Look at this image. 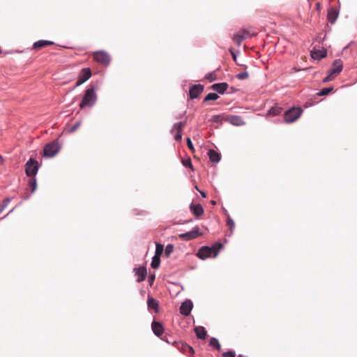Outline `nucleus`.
Listing matches in <instances>:
<instances>
[{"label": "nucleus", "mask_w": 357, "mask_h": 357, "mask_svg": "<svg viewBox=\"0 0 357 357\" xmlns=\"http://www.w3.org/2000/svg\"><path fill=\"white\" fill-rule=\"evenodd\" d=\"M222 248V244L220 243H215L211 248L204 246L198 250L197 255L202 259H205L211 257H215Z\"/></svg>", "instance_id": "nucleus-1"}, {"label": "nucleus", "mask_w": 357, "mask_h": 357, "mask_svg": "<svg viewBox=\"0 0 357 357\" xmlns=\"http://www.w3.org/2000/svg\"><path fill=\"white\" fill-rule=\"evenodd\" d=\"M96 100V94L94 88H89L85 91L83 98L79 104L81 109L92 106Z\"/></svg>", "instance_id": "nucleus-2"}, {"label": "nucleus", "mask_w": 357, "mask_h": 357, "mask_svg": "<svg viewBox=\"0 0 357 357\" xmlns=\"http://www.w3.org/2000/svg\"><path fill=\"white\" fill-rule=\"evenodd\" d=\"M302 113L301 107H291L284 112V120L287 123H291L298 119Z\"/></svg>", "instance_id": "nucleus-3"}, {"label": "nucleus", "mask_w": 357, "mask_h": 357, "mask_svg": "<svg viewBox=\"0 0 357 357\" xmlns=\"http://www.w3.org/2000/svg\"><path fill=\"white\" fill-rule=\"evenodd\" d=\"M60 150V146L58 142L54 141L47 144L43 149V156L45 157H54Z\"/></svg>", "instance_id": "nucleus-4"}, {"label": "nucleus", "mask_w": 357, "mask_h": 357, "mask_svg": "<svg viewBox=\"0 0 357 357\" xmlns=\"http://www.w3.org/2000/svg\"><path fill=\"white\" fill-rule=\"evenodd\" d=\"M38 170V162L30 158L25 165V171L28 176L33 177Z\"/></svg>", "instance_id": "nucleus-5"}, {"label": "nucleus", "mask_w": 357, "mask_h": 357, "mask_svg": "<svg viewBox=\"0 0 357 357\" xmlns=\"http://www.w3.org/2000/svg\"><path fill=\"white\" fill-rule=\"evenodd\" d=\"M93 59L103 65L108 66L110 62V56L109 55L104 51H98L93 53Z\"/></svg>", "instance_id": "nucleus-6"}, {"label": "nucleus", "mask_w": 357, "mask_h": 357, "mask_svg": "<svg viewBox=\"0 0 357 357\" xmlns=\"http://www.w3.org/2000/svg\"><path fill=\"white\" fill-rule=\"evenodd\" d=\"M202 235V234L199 231V228L198 227H195L191 231L181 234L178 236L182 240L190 241Z\"/></svg>", "instance_id": "nucleus-7"}, {"label": "nucleus", "mask_w": 357, "mask_h": 357, "mask_svg": "<svg viewBox=\"0 0 357 357\" xmlns=\"http://www.w3.org/2000/svg\"><path fill=\"white\" fill-rule=\"evenodd\" d=\"M186 125V121H181L176 123L173 126L171 132L174 135V139L176 141H181L182 139L181 132Z\"/></svg>", "instance_id": "nucleus-8"}, {"label": "nucleus", "mask_w": 357, "mask_h": 357, "mask_svg": "<svg viewBox=\"0 0 357 357\" xmlns=\"http://www.w3.org/2000/svg\"><path fill=\"white\" fill-rule=\"evenodd\" d=\"M91 76V69L89 68H83L78 75V79L76 82L75 86H78L86 81H87Z\"/></svg>", "instance_id": "nucleus-9"}, {"label": "nucleus", "mask_w": 357, "mask_h": 357, "mask_svg": "<svg viewBox=\"0 0 357 357\" xmlns=\"http://www.w3.org/2000/svg\"><path fill=\"white\" fill-rule=\"evenodd\" d=\"M250 36V32L246 29H241L237 33L234 35L232 39L238 46H240L243 40Z\"/></svg>", "instance_id": "nucleus-10"}, {"label": "nucleus", "mask_w": 357, "mask_h": 357, "mask_svg": "<svg viewBox=\"0 0 357 357\" xmlns=\"http://www.w3.org/2000/svg\"><path fill=\"white\" fill-rule=\"evenodd\" d=\"M225 121L235 126H241L245 124L243 118L236 115H229L225 119Z\"/></svg>", "instance_id": "nucleus-11"}, {"label": "nucleus", "mask_w": 357, "mask_h": 357, "mask_svg": "<svg viewBox=\"0 0 357 357\" xmlns=\"http://www.w3.org/2000/svg\"><path fill=\"white\" fill-rule=\"evenodd\" d=\"M204 86L202 84H195L190 87L189 95L190 98L194 99L199 97V96L203 92Z\"/></svg>", "instance_id": "nucleus-12"}, {"label": "nucleus", "mask_w": 357, "mask_h": 357, "mask_svg": "<svg viewBox=\"0 0 357 357\" xmlns=\"http://www.w3.org/2000/svg\"><path fill=\"white\" fill-rule=\"evenodd\" d=\"M342 67L343 63L342 60L336 59L333 61L332 67L329 72L336 77L342 70Z\"/></svg>", "instance_id": "nucleus-13"}, {"label": "nucleus", "mask_w": 357, "mask_h": 357, "mask_svg": "<svg viewBox=\"0 0 357 357\" xmlns=\"http://www.w3.org/2000/svg\"><path fill=\"white\" fill-rule=\"evenodd\" d=\"M192 308V303L190 300L184 301L180 307V313L184 316H188Z\"/></svg>", "instance_id": "nucleus-14"}, {"label": "nucleus", "mask_w": 357, "mask_h": 357, "mask_svg": "<svg viewBox=\"0 0 357 357\" xmlns=\"http://www.w3.org/2000/svg\"><path fill=\"white\" fill-rule=\"evenodd\" d=\"M151 328L153 333L158 336H161L164 333V327L160 322L153 321L151 324Z\"/></svg>", "instance_id": "nucleus-15"}, {"label": "nucleus", "mask_w": 357, "mask_h": 357, "mask_svg": "<svg viewBox=\"0 0 357 357\" xmlns=\"http://www.w3.org/2000/svg\"><path fill=\"white\" fill-rule=\"evenodd\" d=\"M135 274L137 275V281L138 282H141L144 281L146 278L147 272L146 268L144 266H140L139 268H135Z\"/></svg>", "instance_id": "nucleus-16"}, {"label": "nucleus", "mask_w": 357, "mask_h": 357, "mask_svg": "<svg viewBox=\"0 0 357 357\" xmlns=\"http://www.w3.org/2000/svg\"><path fill=\"white\" fill-rule=\"evenodd\" d=\"M190 211L196 216L200 217L204 213V208L200 204L190 205Z\"/></svg>", "instance_id": "nucleus-17"}, {"label": "nucleus", "mask_w": 357, "mask_h": 357, "mask_svg": "<svg viewBox=\"0 0 357 357\" xmlns=\"http://www.w3.org/2000/svg\"><path fill=\"white\" fill-rule=\"evenodd\" d=\"M337 16H338V11L335 8L332 7L328 9V13H327V19L329 22H331V24H333L336 21Z\"/></svg>", "instance_id": "nucleus-18"}, {"label": "nucleus", "mask_w": 357, "mask_h": 357, "mask_svg": "<svg viewBox=\"0 0 357 357\" xmlns=\"http://www.w3.org/2000/svg\"><path fill=\"white\" fill-rule=\"evenodd\" d=\"M54 44V42L50 40H40L37 42H35L33 44L32 49L33 50H40L41 48H43L45 47L52 45Z\"/></svg>", "instance_id": "nucleus-19"}, {"label": "nucleus", "mask_w": 357, "mask_h": 357, "mask_svg": "<svg viewBox=\"0 0 357 357\" xmlns=\"http://www.w3.org/2000/svg\"><path fill=\"white\" fill-rule=\"evenodd\" d=\"M211 88L219 93L223 94L227 89L228 84L226 82L214 84L212 85Z\"/></svg>", "instance_id": "nucleus-20"}, {"label": "nucleus", "mask_w": 357, "mask_h": 357, "mask_svg": "<svg viewBox=\"0 0 357 357\" xmlns=\"http://www.w3.org/2000/svg\"><path fill=\"white\" fill-rule=\"evenodd\" d=\"M195 332L197 338L201 340H204L206 337L207 332L204 327L203 326H197L195 328Z\"/></svg>", "instance_id": "nucleus-21"}, {"label": "nucleus", "mask_w": 357, "mask_h": 357, "mask_svg": "<svg viewBox=\"0 0 357 357\" xmlns=\"http://www.w3.org/2000/svg\"><path fill=\"white\" fill-rule=\"evenodd\" d=\"M209 159L213 162H218L220 160V155L213 149H210L208 152Z\"/></svg>", "instance_id": "nucleus-22"}, {"label": "nucleus", "mask_w": 357, "mask_h": 357, "mask_svg": "<svg viewBox=\"0 0 357 357\" xmlns=\"http://www.w3.org/2000/svg\"><path fill=\"white\" fill-rule=\"evenodd\" d=\"M326 56V51L323 50H315L312 52V57L314 59H321Z\"/></svg>", "instance_id": "nucleus-23"}, {"label": "nucleus", "mask_w": 357, "mask_h": 357, "mask_svg": "<svg viewBox=\"0 0 357 357\" xmlns=\"http://www.w3.org/2000/svg\"><path fill=\"white\" fill-rule=\"evenodd\" d=\"M147 305L149 308L153 309L155 312L158 310V303L152 297L148 298Z\"/></svg>", "instance_id": "nucleus-24"}, {"label": "nucleus", "mask_w": 357, "mask_h": 357, "mask_svg": "<svg viewBox=\"0 0 357 357\" xmlns=\"http://www.w3.org/2000/svg\"><path fill=\"white\" fill-rule=\"evenodd\" d=\"M181 349L183 351V353L186 354H194L195 351H194V349L190 347V345L187 344H184V343H181Z\"/></svg>", "instance_id": "nucleus-25"}, {"label": "nucleus", "mask_w": 357, "mask_h": 357, "mask_svg": "<svg viewBox=\"0 0 357 357\" xmlns=\"http://www.w3.org/2000/svg\"><path fill=\"white\" fill-rule=\"evenodd\" d=\"M282 108L281 107L274 106L270 109L268 114L271 116H277L280 114L282 112Z\"/></svg>", "instance_id": "nucleus-26"}, {"label": "nucleus", "mask_w": 357, "mask_h": 357, "mask_svg": "<svg viewBox=\"0 0 357 357\" xmlns=\"http://www.w3.org/2000/svg\"><path fill=\"white\" fill-rule=\"evenodd\" d=\"M209 346L215 348V349H217L218 351H220L221 349V346H220L218 340L215 337L211 338V340L209 341Z\"/></svg>", "instance_id": "nucleus-27"}, {"label": "nucleus", "mask_w": 357, "mask_h": 357, "mask_svg": "<svg viewBox=\"0 0 357 357\" xmlns=\"http://www.w3.org/2000/svg\"><path fill=\"white\" fill-rule=\"evenodd\" d=\"M160 264V257L153 256L151 266L153 268H158Z\"/></svg>", "instance_id": "nucleus-28"}, {"label": "nucleus", "mask_w": 357, "mask_h": 357, "mask_svg": "<svg viewBox=\"0 0 357 357\" xmlns=\"http://www.w3.org/2000/svg\"><path fill=\"white\" fill-rule=\"evenodd\" d=\"M219 96L218 94L215 93H209L204 99V102L208 101V100H216L218 99Z\"/></svg>", "instance_id": "nucleus-29"}, {"label": "nucleus", "mask_w": 357, "mask_h": 357, "mask_svg": "<svg viewBox=\"0 0 357 357\" xmlns=\"http://www.w3.org/2000/svg\"><path fill=\"white\" fill-rule=\"evenodd\" d=\"M164 250V247L160 243H156V248H155V256L160 257L162 254V252Z\"/></svg>", "instance_id": "nucleus-30"}, {"label": "nucleus", "mask_w": 357, "mask_h": 357, "mask_svg": "<svg viewBox=\"0 0 357 357\" xmlns=\"http://www.w3.org/2000/svg\"><path fill=\"white\" fill-rule=\"evenodd\" d=\"M29 186L31 190V192H33L37 187L36 179L33 177L31 178L29 181Z\"/></svg>", "instance_id": "nucleus-31"}, {"label": "nucleus", "mask_w": 357, "mask_h": 357, "mask_svg": "<svg viewBox=\"0 0 357 357\" xmlns=\"http://www.w3.org/2000/svg\"><path fill=\"white\" fill-rule=\"evenodd\" d=\"M205 79L212 82L217 79V75L214 72L209 73L205 75Z\"/></svg>", "instance_id": "nucleus-32"}, {"label": "nucleus", "mask_w": 357, "mask_h": 357, "mask_svg": "<svg viewBox=\"0 0 357 357\" xmlns=\"http://www.w3.org/2000/svg\"><path fill=\"white\" fill-rule=\"evenodd\" d=\"M333 90V88L332 87H330V88H324L323 89H321L320 91V92H319L317 93V95L319 96H326L328 95L331 91Z\"/></svg>", "instance_id": "nucleus-33"}, {"label": "nucleus", "mask_w": 357, "mask_h": 357, "mask_svg": "<svg viewBox=\"0 0 357 357\" xmlns=\"http://www.w3.org/2000/svg\"><path fill=\"white\" fill-rule=\"evenodd\" d=\"M227 225L229 227L231 231L234 228L235 223L230 217H227Z\"/></svg>", "instance_id": "nucleus-34"}, {"label": "nucleus", "mask_w": 357, "mask_h": 357, "mask_svg": "<svg viewBox=\"0 0 357 357\" xmlns=\"http://www.w3.org/2000/svg\"><path fill=\"white\" fill-rule=\"evenodd\" d=\"M249 76V74L247 71H245V72H243V73H241L239 74H238L236 75V77L238 79H241V80H243V79H245L248 77Z\"/></svg>", "instance_id": "nucleus-35"}, {"label": "nucleus", "mask_w": 357, "mask_h": 357, "mask_svg": "<svg viewBox=\"0 0 357 357\" xmlns=\"http://www.w3.org/2000/svg\"><path fill=\"white\" fill-rule=\"evenodd\" d=\"M174 250V246L172 244H169L166 246L165 252L167 256H169Z\"/></svg>", "instance_id": "nucleus-36"}, {"label": "nucleus", "mask_w": 357, "mask_h": 357, "mask_svg": "<svg viewBox=\"0 0 357 357\" xmlns=\"http://www.w3.org/2000/svg\"><path fill=\"white\" fill-rule=\"evenodd\" d=\"M223 120V117L220 115H215L212 116L211 121L215 123H221Z\"/></svg>", "instance_id": "nucleus-37"}, {"label": "nucleus", "mask_w": 357, "mask_h": 357, "mask_svg": "<svg viewBox=\"0 0 357 357\" xmlns=\"http://www.w3.org/2000/svg\"><path fill=\"white\" fill-rule=\"evenodd\" d=\"M81 125V122L78 121L75 125H73L72 127L69 128L68 132H75Z\"/></svg>", "instance_id": "nucleus-38"}, {"label": "nucleus", "mask_w": 357, "mask_h": 357, "mask_svg": "<svg viewBox=\"0 0 357 357\" xmlns=\"http://www.w3.org/2000/svg\"><path fill=\"white\" fill-rule=\"evenodd\" d=\"M335 77V76L334 75H333L331 73L329 72V75L324 79L323 82H326L331 81Z\"/></svg>", "instance_id": "nucleus-39"}, {"label": "nucleus", "mask_w": 357, "mask_h": 357, "mask_svg": "<svg viewBox=\"0 0 357 357\" xmlns=\"http://www.w3.org/2000/svg\"><path fill=\"white\" fill-rule=\"evenodd\" d=\"M187 146L188 147V149L190 150H191L192 151H195V149H194V146H193V144H192V142L190 139V138H187Z\"/></svg>", "instance_id": "nucleus-40"}, {"label": "nucleus", "mask_w": 357, "mask_h": 357, "mask_svg": "<svg viewBox=\"0 0 357 357\" xmlns=\"http://www.w3.org/2000/svg\"><path fill=\"white\" fill-rule=\"evenodd\" d=\"M223 357H235V353L232 351H229L222 354Z\"/></svg>", "instance_id": "nucleus-41"}, {"label": "nucleus", "mask_w": 357, "mask_h": 357, "mask_svg": "<svg viewBox=\"0 0 357 357\" xmlns=\"http://www.w3.org/2000/svg\"><path fill=\"white\" fill-rule=\"evenodd\" d=\"M182 162H183V165L185 167H188L190 168L192 167L191 160L190 158H188V160H183Z\"/></svg>", "instance_id": "nucleus-42"}, {"label": "nucleus", "mask_w": 357, "mask_h": 357, "mask_svg": "<svg viewBox=\"0 0 357 357\" xmlns=\"http://www.w3.org/2000/svg\"><path fill=\"white\" fill-rule=\"evenodd\" d=\"M10 202V199L7 197L3 199V203L1 204V206H3V209H4L7 206V205L9 204Z\"/></svg>", "instance_id": "nucleus-43"}, {"label": "nucleus", "mask_w": 357, "mask_h": 357, "mask_svg": "<svg viewBox=\"0 0 357 357\" xmlns=\"http://www.w3.org/2000/svg\"><path fill=\"white\" fill-rule=\"evenodd\" d=\"M229 52H230V53H231V56H232V58H233L234 61H235L238 65H241V66H242L241 64H239V63H238L236 62V54L234 53V50H233V49H232V48H230V49H229Z\"/></svg>", "instance_id": "nucleus-44"}, {"label": "nucleus", "mask_w": 357, "mask_h": 357, "mask_svg": "<svg viewBox=\"0 0 357 357\" xmlns=\"http://www.w3.org/2000/svg\"><path fill=\"white\" fill-rule=\"evenodd\" d=\"M196 189L200 192L201 195L203 197H206V194L204 192L199 190L197 187H196Z\"/></svg>", "instance_id": "nucleus-45"}, {"label": "nucleus", "mask_w": 357, "mask_h": 357, "mask_svg": "<svg viewBox=\"0 0 357 357\" xmlns=\"http://www.w3.org/2000/svg\"><path fill=\"white\" fill-rule=\"evenodd\" d=\"M3 162V157L0 155V164H2Z\"/></svg>", "instance_id": "nucleus-46"}, {"label": "nucleus", "mask_w": 357, "mask_h": 357, "mask_svg": "<svg viewBox=\"0 0 357 357\" xmlns=\"http://www.w3.org/2000/svg\"><path fill=\"white\" fill-rule=\"evenodd\" d=\"M154 279H155V275H151V276L150 277V278H149V280H150L151 281L154 280Z\"/></svg>", "instance_id": "nucleus-47"}, {"label": "nucleus", "mask_w": 357, "mask_h": 357, "mask_svg": "<svg viewBox=\"0 0 357 357\" xmlns=\"http://www.w3.org/2000/svg\"><path fill=\"white\" fill-rule=\"evenodd\" d=\"M211 204H213V205H215V204H216V202H215V201H214V200H211Z\"/></svg>", "instance_id": "nucleus-48"}, {"label": "nucleus", "mask_w": 357, "mask_h": 357, "mask_svg": "<svg viewBox=\"0 0 357 357\" xmlns=\"http://www.w3.org/2000/svg\"><path fill=\"white\" fill-rule=\"evenodd\" d=\"M317 8H319V6H320L319 3H317Z\"/></svg>", "instance_id": "nucleus-49"}]
</instances>
